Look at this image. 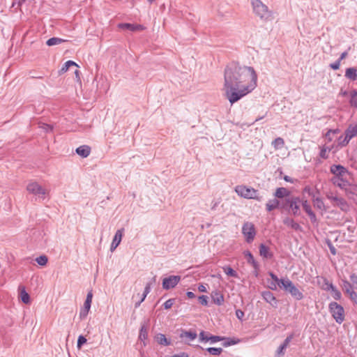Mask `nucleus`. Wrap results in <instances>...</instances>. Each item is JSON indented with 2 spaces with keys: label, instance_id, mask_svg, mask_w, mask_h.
I'll return each instance as SVG.
<instances>
[{
  "label": "nucleus",
  "instance_id": "nucleus-46",
  "mask_svg": "<svg viewBox=\"0 0 357 357\" xmlns=\"http://www.w3.org/2000/svg\"><path fill=\"white\" fill-rule=\"evenodd\" d=\"M331 149L328 147L323 146L319 152V156L323 159H327L328 158V155L327 151H330Z\"/></svg>",
  "mask_w": 357,
  "mask_h": 357
},
{
  "label": "nucleus",
  "instance_id": "nucleus-37",
  "mask_svg": "<svg viewBox=\"0 0 357 357\" xmlns=\"http://www.w3.org/2000/svg\"><path fill=\"white\" fill-rule=\"evenodd\" d=\"M139 338L142 341H144L148 338V331H147L146 327L144 325L141 326V328L139 331Z\"/></svg>",
  "mask_w": 357,
  "mask_h": 357
},
{
  "label": "nucleus",
  "instance_id": "nucleus-42",
  "mask_svg": "<svg viewBox=\"0 0 357 357\" xmlns=\"http://www.w3.org/2000/svg\"><path fill=\"white\" fill-rule=\"evenodd\" d=\"M346 191L348 194L357 196V185L349 183L347 188H346Z\"/></svg>",
  "mask_w": 357,
  "mask_h": 357
},
{
  "label": "nucleus",
  "instance_id": "nucleus-51",
  "mask_svg": "<svg viewBox=\"0 0 357 357\" xmlns=\"http://www.w3.org/2000/svg\"><path fill=\"white\" fill-rule=\"evenodd\" d=\"M294 333H291L289 334L287 337L286 339L284 340V342H282V345L285 347L286 348H287V347L289 346L290 342L292 340V339L294 338Z\"/></svg>",
  "mask_w": 357,
  "mask_h": 357
},
{
  "label": "nucleus",
  "instance_id": "nucleus-59",
  "mask_svg": "<svg viewBox=\"0 0 357 357\" xmlns=\"http://www.w3.org/2000/svg\"><path fill=\"white\" fill-rule=\"evenodd\" d=\"M341 61L340 60L335 61L334 63L330 64V68L334 70H337L340 68Z\"/></svg>",
  "mask_w": 357,
  "mask_h": 357
},
{
  "label": "nucleus",
  "instance_id": "nucleus-40",
  "mask_svg": "<svg viewBox=\"0 0 357 357\" xmlns=\"http://www.w3.org/2000/svg\"><path fill=\"white\" fill-rule=\"evenodd\" d=\"M284 144V141L282 137H277L272 142V145L275 149L280 148V147L283 146Z\"/></svg>",
  "mask_w": 357,
  "mask_h": 357
},
{
  "label": "nucleus",
  "instance_id": "nucleus-27",
  "mask_svg": "<svg viewBox=\"0 0 357 357\" xmlns=\"http://www.w3.org/2000/svg\"><path fill=\"white\" fill-rule=\"evenodd\" d=\"M222 341H224L222 343V346L224 347H229L231 345H234V344H236L238 342H240V340L238 338H234V337L232 338V337H224V340Z\"/></svg>",
  "mask_w": 357,
  "mask_h": 357
},
{
  "label": "nucleus",
  "instance_id": "nucleus-38",
  "mask_svg": "<svg viewBox=\"0 0 357 357\" xmlns=\"http://www.w3.org/2000/svg\"><path fill=\"white\" fill-rule=\"evenodd\" d=\"M333 182L335 185L339 186L340 188L345 189V190L349 183L347 181V178H344L343 180H333Z\"/></svg>",
  "mask_w": 357,
  "mask_h": 357
},
{
  "label": "nucleus",
  "instance_id": "nucleus-17",
  "mask_svg": "<svg viewBox=\"0 0 357 357\" xmlns=\"http://www.w3.org/2000/svg\"><path fill=\"white\" fill-rule=\"evenodd\" d=\"M283 223L295 231H302L303 230L301 226L296 222L293 218L287 217L283 220Z\"/></svg>",
  "mask_w": 357,
  "mask_h": 357
},
{
  "label": "nucleus",
  "instance_id": "nucleus-11",
  "mask_svg": "<svg viewBox=\"0 0 357 357\" xmlns=\"http://www.w3.org/2000/svg\"><path fill=\"white\" fill-rule=\"evenodd\" d=\"M181 278L180 275H170L165 278L162 282V288L165 290L174 288L180 282Z\"/></svg>",
  "mask_w": 357,
  "mask_h": 357
},
{
  "label": "nucleus",
  "instance_id": "nucleus-49",
  "mask_svg": "<svg viewBox=\"0 0 357 357\" xmlns=\"http://www.w3.org/2000/svg\"><path fill=\"white\" fill-rule=\"evenodd\" d=\"M175 303V298H169L163 303V307L165 310H168L172 307Z\"/></svg>",
  "mask_w": 357,
  "mask_h": 357
},
{
  "label": "nucleus",
  "instance_id": "nucleus-21",
  "mask_svg": "<svg viewBox=\"0 0 357 357\" xmlns=\"http://www.w3.org/2000/svg\"><path fill=\"white\" fill-rule=\"evenodd\" d=\"M75 152L77 155H80L82 158H86L91 153V147L88 145H82L77 147L75 150Z\"/></svg>",
  "mask_w": 357,
  "mask_h": 357
},
{
  "label": "nucleus",
  "instance_id": "nucleus-8",
  "mask_svg": "<svg viewBox=\"0 0 357 357\" xmlns=\"http://www.w3.org/2000/svg\"><path fill=\"white\" fill-rule=\"evenodd\" d=\"M331 172L335 176L333 180H343L349 174L348 169L341 165H333L331 166Z\"/></svg>",
  "mask_w": 357,
  "mask_h": 357
},
{
  "label": "nucleus",
  "instance_id": "nucleus-9",
  "mask_svg": "<svg viewBox=\"0 0 357 357\" xmlns=\"http://www.w3.org/2000/svg\"><path fill=\"white\" fill-rule=\"evenodd\" d=\"M27 191L34 195H38V197L44 199L47 192L41 185L36 182H31L26 186Z\"/></svg>",
  "mask_w": 357,
  "mask_h": 357
},
{
  "label": "nucleus",
  "instance_id": "nucleus-6",
  "mask_svg": "<svg viewBox=\"0 0 357 357\" xmlns=\"http://www.w3.org/2000/svg\"><path fill=\"white\" fill-rule=\"evenodd\" d=\"M252 5L255 15L262 20H268L271 16L267 6L264 4L261 0H252Z\"/></svg>",
  "mask_w": 357,
  "mask_h": 357
},
{
  "label": "nucleus",
  "instance_id": "nucleus-58",
  "mask_svg": "<svg viewBox=\"0 0 357 357\" xmlns=\"http://www.w3.org/2000/svg\"><path fill=\"white\" fill-rule=\"evenodd\" d=\"M349 297V299L352 301L353 304L357 306V293L354 291V292H351Z\"/></svg>",
  "mask_w": 357,
  "mask_h": 357
},
{
  "label": "nucleus",
  "instance_id": "nucleus-30",
  "mask_svg": "<svg viewBox=\"0 0 357 357\" xmlns=\"http://www.w3.org/2000/svg\"><path fill=\"white\" fill-rule=\"evenodd\" d=\"M123 232H124L123 228L119 229L116 231L114 238L112 240V242L114 243V244H115V245L120 244L121 239H122Z\"/></svg>",
  "mask_w": 357,
  "mask_h": 357
},
{
  "label": "nucleus",
  "instance_id": "nucleus-64",
  "mask_svg": "<svg viewBox=\"0 0 357 357\" xmlns=\"http://www.w3.org/2000/svg\"><path fill=\"white\" fill-rule=\"evenodd\" d=\"M170 357H189V355L186 352H181L179 354L172 355Z\"/></svg>",
  "mask_w": 357,
  "mask_h": 357
},
{
  "label": "nucleus",
  "instance_id": "nucleus-31",
  "mask_svg": "<svg viewBox=\"0 0 357 357\" xmlns=\"http://www.w3.org/2000/svg\"><path fill=\"white\" fill-rule=\"evenodd\" d=\"M70 66H77L78 67V65L74 62L73 61H67L61 67V68L59 70V74H63L66 73Z\"/></svg>",
  "mask_w": 357,
  "mask_h": 357
},
{
  "label": "nucleus",
  "instance_id": "nucleus-41",
  "mask_svg": "<svg viewBox=\"0 0 357 357\" xmlns=\"http://www.w3.org/2000/svg\"><path fill=\"white\" fill-rule=\"evenodd\" d=\"M36 261L40 266H45L48 261V258L46 255H40L36 258Z\"/></svg>",
  "mask_w": 357,
  "mask_h": 357
},
{
  "label": "nucleus",
  "instance_id": "nucleus-14",
  "mask_svg": "<svg viewBox=\"0 0 357 357\" xmlns=\"http://www.w3.org/2000/svg\"><path fill=\"white\" fill-rule=\"evenodd\" d=\"M274 196L275 197L278 199H282V200L287 197H290L291 195V192L288 189L284 187H280L276 189L275 192H274Z\"/></svg>",
  "mask_w": 357,
  "mask_h": 357
},
{
  "label": "nucleus",
  "instance_id": "nucleus-57",
  "mask_svg": "<svg viewBox=\"0 0 357 357\" xmlns=\"http://www.w3.org/2000/svg\"><path fill=\"white\" fill-rule=\"evenodd\" d=\"M303 192L307 193L309 195V196L312 197V198L314 197V196H315L314 192L308 185L305 186L303 188Z\"/></svg>",
  "mask_w": 357,
  "mask_h": 357
},
{
  "label": "nucleus",
  "instance_id": "nucleus-25",
  "mask_svg": "<svg viewBox=\"0 0 357 357\" xmlns=\"http://www.w3.org/2000/svg\"><path fill=\"white\" fill-rule=\"evenodd\" d=\"M20 296L21 301L24 304H29L30 303L29 294L26 291L25 288L24 287H20Z\"/></svg>",
  "mask_w": 357,
  "mask_h": 357
},
{
  "label": "nucleus",
  "instance_id": "nucleus-54",
  "mask_svg": "<svg viewBox=\"0 0 357 357\" xmlns=\"http://www.w3.org/2000/svg\"><path fill=\"white\" fill-rule=\"evenodd\" d=\"M287 348L282 344L278 347V350L276 351L275 356L276 357H281L284 355V351Z\"/></svg>",
  "mask_w": 357,
  "mask_h": 357
},
{
  "label": "nucleus",
  "instance_id": "nucleus-28",
  "mask_svg": "<svg viewBox=\"0 0 357 357\" xmlns=\"http://www.w3.org/2000/svg\"><path fill=\"white\" fill-rule=\"evenodd\" d=\"M349 104L351 107L357 109V90L354 89L350 91Z\"/></svg>",
  "mask_w": 357,
  "mask_h": 357
},
{
  "label": "nucleus",
  "instance_id": "nucleus-48",
  "mask_svg": "<svg viewBox=\"0 0 357 357\" xmlns=\"http://www.w3.org/2000/svg\"><path fill=\"white\" fill-rule=\"evenodd\" d=\"M326 245H328L329 250H330V252L333 255H335L337 254V250L336 248H335V246L333 245L332 242L331 241V240L329 239H327L326 241Z\"/></svg>",
  "mask_w": 357,
  "mask_h": 357
},
{
  "label": "nucleus",
  "instance_id": "nucleus-10",
  "mask_svg": "<svg viewBox=\"0 0 357 357\" xmlns=\"http://www.w3.org/2000/svg\"><path fill=\"white\" fill-rule=\"evenodd\" d=\"M327 198L332 202L334 206L339 207L342 211L347 212L349 210V205L345 199L332 195H327Z\"/></svg>",
  "mask_w": 357,
  "mask_h": 357
},
{
  "label": "nucleus",
  "instance_id": "nucleus-35",
  "mask_svg": "<svg viewBox=\"0 0 357 357\" xmlns=\"http://www.w3.org/2000/svg\"><path fill=\"white\" fill-rule=\"evenodd\" d=\"M330 288L333 298L336 301H340L342 298V294L340 291L337 289L336 287H331Z\"/></svg>",
  "mask_w": 357,
  "mask_h": 357
},
{
  "label": "nucleus",
  "instance_id": "nucleus-3",
  "mask_svg": "<svg viewBox=\"0 0 357 357\" xmlns=\"http://www.w3.org/2000/svg\"><path fill=\"white\" fill-rule=\"evenodd\" d=\"M280 288L289 293L296 301H301L304 298L303 292L289 278L280 280Z\"/></svg>",
  "mask_w": 357,
  "mask_h": 357
},
{
  "label": "nucleus",
  "instance_id": "nucleus-2",
  "mask_svg": "<svg viewBox=\"0 0 357 357\" xmlns=\"http://www.w3.org/2000/svg\"><path fill=\"white\" fill-rule=\"evenodd\" d=\"M301 199L299 197L292 195L281 200V209L292 213L294 216H298L301 214Z\"/></svg>",
  "mask_w": 357,
  "mask_h": 357
},
{
  "label": "nucleus",
  "instance_id": "nucleus-26",
  "mask_svg": "<svg viewBox=\"0 0 357 357\" xmlns=\"http://www.w3.org/2000/svg\"><path fill=\"white\" fill-rule=\"evenodd\" d=\"M156 341L159 344L169 346L171 344V340H168L164 334L159 333L156 335Z\"/></svg>",
  "mask_w": 357,
  "mask_h": 357
},
{
  "label": "nucleus",
  "instance_id": "nucleus-61",
  "mask_svg": "<svg viewBox=\"0 0 357 357\" xmlns=\"http://www.w3.org/2000/svg\"><path fill=\"white\" fill-rule=\"evenodd\" d=\"M343 290L353 287L352 284L347 280H342Z\"/></svg>",
  "mask_w": 357,
  "mask_h": 357
},
{
  "label": "nucleus",
  "instance_id": "nucleus-43",
  "mask_svg": "<svg viewBox=\"0 0 357 357\" xmlns=\"http://www.w3.org/2000/svg\"><path fill=\"white\" fill-rule=\"evenodd\" d=\"M349 141H350L349 139H346L345 135H344V136L341 135L337 139L338 146H340L341 147L346 146L349 144Z\"/></svg>",
  "mask_w": 357,
  "mask_h": 357
},
{
  "label": "nucleus",
  "instance_id": "nucleus-50",
  "mask_svg": "<svg viewBox=\"0 0 357 357\" xmlns=\"http://www.w3.org/2000/svg\"><path fill=\"white\" fill-rule=\"evenodd\" d=\"M86 338L83 335H79L77 339V347L80 349L83 344L86 342Z\"/></svg>",
  "mask_w": 357,
  "mask_h": 357
},
{
  "label": "nucleus",
  "instance_id": "nucleus-52",
  "mask_svg": "<svg viewBox=\"0 0 357 357\" xmlns=\"http://www.w3.org/2000/svg\"><path fill=\"white\" fill-rule=\"evenodd\" d=\"M349 278L353 287L357 290V275L355 273H351L349 276Z\"/></svg>",
  "mask_w": 357,
  "mask_h": 357
},
{
  "label": "nucleus",
  "instance_id": "nucleus-19",
  "mask_svg": "<svg viewBox=\"0 0 357 357\" xmlns=\"http://www.w3.org/2000/svg\"><path fill=\"white\" fill-rule=\"evenodd\" d=\"M244 255L247 259L248 263L251 264L255 268V271L257 272L259 268V265L258 262L255 259L252 254L250 251L247 250L244 252Z\"/></svg>",
  "mask_w": 357,
  "mask_h": 357
},
{
  "label": "nucleus",
  "instance_id": "nucleus-44",
  "mask_svg": "<svg viewBox=\"0 0 357 357\" xmlns=\"http://www.w3.org/2000/svg\"><path fill=\"white\" fill-rule=\"evenodd\" d=\"M323 281H324V284L322 286V289L325 291H331V287H335V286H334L332 282H330L329 280L326 278H323Z\"/></svg>",
  "mask_w": 357,
  "mask_h": 357
},
{
  "label": "nucleus",
  "instance_id": "nucleus-33",
  "mask_svg": "<svg viewBox=\"0 0 357 357\" xmlns=\"http://www.w3.org/2000/svg\"><path fill=\"white\" fill-rule=\"evenodd\" d=\"M90 308H91V306L84 303V306L80 310V312H79V319L81 320L84 319L87 317L88 313L90 310Z\"/></svg>",
  "mask_w": 357,
  "mask_h": 357
},
{
  "label": "nucleus",
  "instance_id": "nucleus-47",
  "mask_svg": "<svg viewBox=\"0 0 357 357\" xmlns=\"http://www.w3.org/2000/svg\"><path fill=\"white\" fill-rule=\"evenodd\" d=\"M224 340L223 336L210 335L208 337V341H211V343H215Z\"/></svg>",
  "mask_w": 357,
  "mask_h": 357
},
{
  "label": "nucleus",
  "instance_id": "nucleus-36",
  "mask_svg": "<svg viewBox=\"0 0 357 357\" xmlns=\"http://www.w3.org/2000/svg\"><path fill=\"white\" fill-rule=\"evenodd\" d=\"M340 132L339 129H330L325 134V138L328 142H331L333 141V135L337 134Z\"/></svg>",
  "mask_w": 357,
  "mask_h": 357
},
{
  "label": "nucleus",
  "instance_id": "nucleus-12",
  "mask_svg": "<svg viewBox=\"0 0 357 357\" xmlns=\"http://www.w3.org/2000/svg\"><path fill=\"white\" fill-rule=\"evenodd\" d=\"M211 211L213 212H217L218 214H221L225 212L224 204H222L221 197L213 199L211 201Z\"/></svg>",
  "mask_w": 357,
  "mask_h": 357
},
{
  "label": "nucleus",
  "instance_id": "nucleus-7",
  "mask_svg": "<svg viewBox=\"0 0 357 357\" xmlns=\"http://www.w3.org/2000/svg\"><path fill=\"white\" fill-rule=\"evenodd\" d=\"M242 234H243L245 241L248 243H252L256 236V229L255 225L250 222H246L243 225Z\"/></svg>",
  "mask_w": 357,
  "mask_h": 357
},
{
  "label": "nucleus",
  "instance_id": "nucleus-34",
  "mask_svg": "<svg viewBox=\"0 0 357 357\" xmlns=\"http://www.w3.org/2000/svg\"><path fill=\"white\" fill-rule=\"evenodd\" d=\"M205 350L213 356H219L222 352V349L221 347H208L205 349Z\"/></svg>",
  "mask_w": 357,
  "mask_h": 357
},
{
  "label": "nucleus",
  "instance_id": "nucleus-18",
  "mask_svg": "<svg viewBox=\"0 0 357 357\" xmlns=\"http://www.w3.org/2000/svg\"><path fill=\"white\" fill-rule=\"evenodd\" d=\"M259 255L264 259H271L273 256V253L270 252V249L264 243H261L259 247Z\"/></svg>",
  "mask_w": 357,
  "mask_h": 357
},
{
  "label": "nucleus",
  "instance_id": "nucleus-23",
  "mask_svg": "<svg viewBox=\"0 0 357 357\" xmlns=\"http://www.w3.org/2000/svg\"><path fill=\"white\" fill-rule=\"evenodd\" d=\"M179 337L181 338H187L189 341L194 340L197 337V334L193 331H185L181 329Z\"/></svg>",
  "mask_w": 357,
  "mask_h": 357
},
{
  "label": "nucleus",
  "instance_id": "nucleus-63",
  "mask_svg": "<svg viewBox=\"0 0 357 357\" xmlns=\"http://www.w3.org/2000/svg\"><path fill=\"white\" fill-rule=\"evenodd\" d=\"M236 317L240 319V320H242V318L244 316V312L243 311H242L241 310H236Z\"/></svg>",
  "mask_w": 357,
  "mask_h": 357
},
{
  "label": "nucleus",
  "instance_id": "nucleus-24",
  "mask_svg": "<svg viewBox=\"0 0 357 357\" xmlns=\"http://www.w3.org/2000/svg\"><path fill=\"white\" fill-rule=\"evenodd\" d=\"M344 76L351 81H356L357 79V69L354 67L347 68Z\"/></svg>",
  "mask_w": 357,
  "mask_h": 357
},
{
  "label": "nucleus",
  "instance_id": "nucleus-60",
  "mask_svg": "<svg viewBox=\"0 0 357 357\" xmlns=\"http://www.w3.org/2000/svg\"><path fill=\"white\" fill-rule=\"evenodd\" d=\"M307 215H309V218L312 223L314 224L318 222L316 214L314 213L313 211L310 212Z\"/></svg>",
  "mask_w": 357,
  "mask_h": 357
},
{
  "label": "nucleus",
  "instance_id": "nucleus-5",
  "mask_svg": "<svg viewBox=\"0 0 357 357\" xmlns=\"http://www.w3.org/2000/svg\"><path fill=\"white\" fill-rule=\"evenodd\" d=\"M328 311L335 321L341 324L345 319L344 307L339 303L332 301L328 304Z\"/></svg>",
  "mask_w": 357,
  "mask_h": 357
},
{
  "label": "nucleus",
  "instance_id": "nucleus-32",
  "mask_svg": "<svg viewBox=\"0 0 357 357\" xmlns=\"http://www.w3.org/2000/svg\"><path fill=\"white\" fill-rule=\"evenodd\" d=\"M65 41H66V40L64 39H62L60 38L52 37L46 41V45L47 46H53V45L61 44Z\"/></svg>",
  "mask_w": 357,
  "mask_h": 357
},
{
  "label": "nucleus",
  "instance_id": "nucleus-62",
  "mask_svg": "<svg viewBox=\"0 0 357 357\" xmlns=\"http://www.w3.org/2000/svg\"><path fill=\"white\" fill-rule=\"evenodd\" d=\"M208 335H206V333L204 331H201V333H199L200 341L208 342Z\"/></svg>",
  "mask_w": 357,
  "mask_h": 357
},
{
  "label": "nucleus",
  "instance_id": "nucleus-1",
  "mask_svg": "<svg viewBox=\"0 0 357 357\" xmlns=\"http://www.w3.org/2000/svg\"><path fill=\"white\" fill-rule=\"evenodd\" d=\"M257 75L253 67L238 61L229 63L224 70V89L232 105L253 91L257 86Z\"/></svg>",
  "mask_w": 357,
  "mask_h": 357
},
{
  "label": "nucleus",
  "instance_id": "nucleus-45",
  "mask_svg": "<svg viewBox=\"0 0 357 357\" xmlns=\"http://www.w3.org/2000/svg\"><path fill=\"white\" fill-rule=\"evenodd\" d=\"M301 204L302 205L303 210L307 214L312 211V208L309 204L307 200H301Z\"/></svg>",
  "mask_w": 357,
  "mask_h": 357
},
{
  "label": "nucleus",
  "instance_id": "nucleus-39",
  "mask_svg": "<svg viewBox=\"0 0 357 357\" xmlns=\"http://www.w3.org/2000/svg\"><path fill=\"white\" fill-rule=\"evenodd\" d=\"M224 272L229 276L233 277V278H238V273L237 272L234 270L230 266H226L224 268Z\"/></svg>",
  "mask_w": 357,
  "mask_h": 357
},
{
  "label": "nucleus",
  "instance_id": "nucleus-56",
  "mask_svg": "<svg viewBox=\"0 0 357 357\" xmlns=\"http://www.w3.org/2000/svg\"><path fill=\"white\" fill-rule=\"evenodd\" d=\"M151 283L149 282L146 284L145 286V288H144V293H143V298H142V300H144L146 297V296L148 295V294L151 291Z\"/></svg>",
  "mask_w": 357,
  "mask_h": 357
},
{
  "label": "nucleus",
  "instance_id": "nucleus-22",
  "mask_svg": "<svg viewBox=\"0 0 357 357\" xmlns=\"http://www.w3.org/2000/svg\"><path fill=\"white\" fill-rule=\"evenodd\" d=\"M211 298L213 302L218 305H221L224 303V296L219 291H213L211 293Z\"/></svg>",
  "mask_w": 357,
  "mask_h": 357
},
{
  "label": "nucleus",
  "instance_id": "nucleus-13",
  "mask_svg": "<svg viewBox=\"0 0 357 357\" xmlns=\"http://www.w3.org/2000/svg\"><path fill=\"white\" fill-rule=\"evenodd\" d=\"M261 296L266 302L271 304L273 307H277L278 301L271 291H264L261 293Z\"/></svg>",
  "mask_w": 357,
  "mask_h": 357
},
{
  "label": "nucleus",
  "instance_id": "nucleus-55",
  "mask_svg": "<svg viewBox=\"0 0 357 357\" xmlns=\"http://www.w3.org/2000/svg\"><path fill=\"white\" fill-rule=\"evenodd\" d=\"M269 275L271 276V278H272V280L274 282H277V284H278L279 287H280V280H286V278L279 279L278 277L275 273H273V272H270L269 273Z\"/></svg>",
  "mask_w": 357,
  "mask_h": 357
},
{
  "label": "nucleus",
  "instance_id": "nucleus-29",
  "mask_svg": "<svg viewBox=\"0 0 357 357\" xmlns=\"http://www.w3.org/2000/svg\"><path fill=\"white\" fill-rule=\"evenodd\" d=\"M314 206L318 209L326 211L324 203L320 197H312Z\"/></svg>",
  "mask_w": 357,
  "mask_h": 357
},
{
  "label": "nucleus",
  "instance_id": "nucleus-15",
  "mask_svg": "<svg viewBox=\"0 0 357 357\" xmlns=\"http://www.w3.org/2000/svg\"><path fill=\"white\" fill-rule=\"evenodd\" d=\"M276 208L281 209V200L278 199L276 197L270 199L266 204V210L271 212Z\"/></svg>",
  "mask_w": 357,
  "mask_h": 357
},
{
  "label": "nucleus",
  "instance_id": "nucleus-16",
  "mask_svg": "<svg viewBox=\"0 0 357 357\" xmlns=\"http://www.w3.org/2000/svg\"><path fill=\"white\" fill-rule=\"evenodd\" d=\"M119 27L122 29H127L130 31H140L144 29V26L141 24H135L130 23H121L119 24Z\"/></svg>",
  "mask_w": 357,
  "mask_h": 357
},
{
  "label": "nucleus",
  "instance_id": "nucleus-20",
  "mask_svg": "<svg viewBox=\"0 0 357 357\" xmlns=\"http://www.w3.org/2000/svg\"><path fill=\"white\" fill-rule=\"evenodd\" d=\"M346 139L351 140L353 137L357 136V124L349 125L344 131Z\"/></svg>",
  "mask_w": 357,
  "mask_h": 357
},
{
  "label": "nucleus",
  "instance_id": "nucleus-4",
  "mask_svg": "<svg viewBox=\"0 0 357 357\" xmlns=\"http://www.w3.org/2000/svg\"><path fill=\"white\" fill-rule=\"evenodd\" d=\"M235 192L241 197L248 199H256L259 202L263 199L262 196L258 195V190L252 187H247L244 185H239L236 186Z\"/></svg>",
  "mask_w": 357,
  "mask_h": 357
},
{
  "label": "nucleus",
  "instance_id": "nucleus-53",
  "mask_svg": "<svg viewBox=\"0 0 357 357\" xmlns=\"http://www.w3.org/2000/svg\"><path fill=\"white\" fill-rule=\"evenodd\" d=\"M198 301L199 303L204 306L208 305V296L205 295H202L198 297Z\"/></svg>",
  "mask_w": 357,
  "mask_h": 357
}]
</instances>
